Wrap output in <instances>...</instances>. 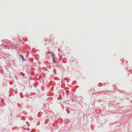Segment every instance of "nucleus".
<instances>
[{"label": "nucleus", "mask_w": 132, "mask_h": 132, "mask_svg": "<svg viewBox=\"0 0 132 132\" xmlns=\"http://www.w3.org/2000/svg\"><path fill=\"white\" fill-rule=\"evenodd\" d=\"M52 57L53 58V61H54L55 59V56H54V54L52 52Z\"/></svg>", "instance_id": "obj_1"}, {"label": "nucleus", "mask_w": 132, "mask_h": 132, "mask_svg": "<svg viewBox=\"0 0 132 132\" xmlns=\"http://www.w3.org/2000/svg\"><path fill=\"white\" fill-rule=\"evenodd\" d=\"M20 57H21L22 59V60L24 61H25L26 60H25L24 59V57L22 55H20Z\"/></svg>", "instance_id": "obj_2"}]
</instances>
